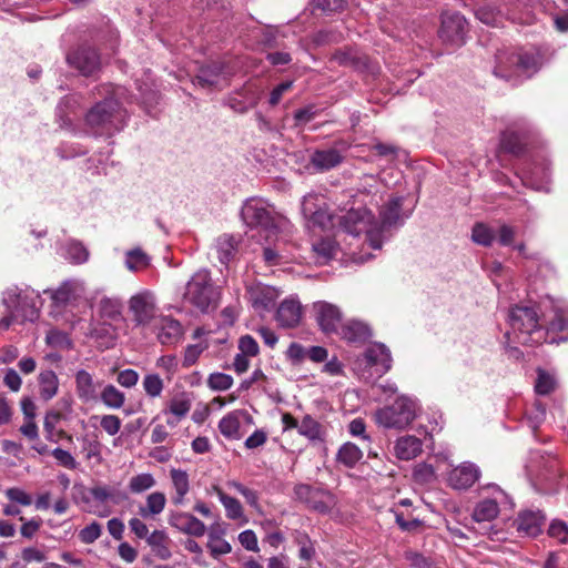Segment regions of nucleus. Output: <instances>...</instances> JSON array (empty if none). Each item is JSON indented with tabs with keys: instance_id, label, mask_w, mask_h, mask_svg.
<instances>
[{
	"instance_id": "obj_11",
	"label": "nucleus",
	"mask_w": 568,
	"mask_h": 568,
	"mask_svg": "<svg viewBox=\"0 0 568 568\" xmlns=\"http://www.w3.org/2000/svg\"><path fill=\"white\" fill-rule=\"evenodd\" d=\"M404 196H392L385 205L379 210V223L374 224V229L378 232V239L383 242L385 233L393 229H398L404 221L409 217L408 214H402Z\"/></svg>"
},
{
	"instance_id": "obj_55",
	"label": "nucleus",
	"mask_w": 568,
	"mask_h": 568,
	"mask_svg": "<svg viewBox=\"0 0 568 568\" xmlns=\"http://www.w3.org/2000/svg\"><path fill=\"white\" fill-rule=\"evenodd\" d=\"M547 534L560 544H568V524L561 519H552Z\"/></svg>"
},
{
	"instance_id": "obj_63",
	"label": "nucleus",
	"mask_w": 568,
	"mask_h": 568,
	"mask_svg": "<svg viewBox=\"0 0 568 568\" xmlns=\"http://www.w3.org/2000/svg\"><path fill=\"white\" fill-rule=\"evenodd\" d=\"M51 454L60 466L68 469H75L78 467L75 458L68 450L57 447L51 452Z\"/></svg>"
},
{
	"instance_id": "obj_64",
	"label": "nucleus",
	"mask_w": 568,
	"mask_h": 568,
	"mask_svg": "<svg viewBox=\"0 0 568 568\" xmlns=\"http://www.w3.org/2000/svg\"><path fill=\"white\" fill-rule=\"evenodd\" d=\"M240 544L248 551H258L256 534L252 529H246L239 535Z\"/></svg>"
},
{
	"instance_id": "obj_29",
	"label": "nucleus",
	"mask_w": 568,
	"mask_h": 568,
	"mask_svg": "<svg viewBox=\"0 0 568 568\" xmlns=\"http://www.w3.org/2000/svg\"><path fill=\"white\" fill-rule=\"evenodd\" d=\"M237 241L233 235L223 234L215 241L214 248L216 251L220 263L227 267L229 263L237 253Z\"/></svg>"
},
{
	"instance_id": "obj_60",
	"label": "nucleus",
	"mask_w": 568,
	"mask_h": 568,
	"mask_svg": "<svg viewBox=\"0 0 568 568\" xmlns=\"http://www.w3.org/2000/svg\"><path fill=\"white\" fill-rule=\"evenodd\" d=\"M190 409H191L190 400L173 398L169 404V408L165 409L163 413L174 415L182 419L187 415Z\"/></svg>"
},
{
	"instance_id": "obj_54",
	"label": "nucleus",
	"mask_w": 568,
	"mask_h": 568,
	"mask_svg": "<svg viewBox=\"0 0 568 568\" xmlns=\"http://www.w3.org/2000/svg\"><path fill=\"white\" fill-rule=\"evenodd\" d=\"M67 255L71 262L81 264L88 261L89 252L81 242L71 241L67 244Z\"/></svg>"
},
{
	"instance_id": "obj_31",
	"label": "nucleus",
	"mask_w": 568,
	"mask_h": 568,
	"mask_svg": "<svg viewBox=\"0 0 568 568\" xmlns=\"http://www.w3.org/2000/svg\"><path fill=\"white\" fill-rule=\"evenodd\" d=\"M170 538L164 530H154L146 538L148 545L152 548L154 555L162 559L168 560L172 557V552L169 548Z\"/></svg>"
},
{
	"instance_id": "obj_42",
	"label": "nucleus",
	"mask_w": 568,
	"mask_h": 568,
	"mask_svg": "<svg viewBox=\"0 0 568 568\" xmlns=\"http://www.w3.org/2000/svg\"><path fill=\"white\" fill-rule=\"evenodd\" d=\"M322 491L323 493H321L320 496L313 497L314 499L308 503L307 507L320 514L326 515L331 513L336 500L335 496L328 489L322 488Z\"/></svg>"
},
{
	"instance_id": "obj_30",
	"label": "nucleus",
	"mask_w": 568,
	"mask_h": 568,
	"mask_svg": "<svg viewBox=\"0 0 568 568\" xmlns=\"http://www.w3.org/2000/svg\"><path fill=\"white\" fill-rule=\"evenodd\" d=\"M38 382L40 397L43 400L48 402L58 394L59 378L53 371L45 369L40 372Z\"/></svg>"
},
{
	"instance_id": "obj_58",
	"label": "nucleus",
	"mask_w": 568,
	"mask_h": 568,
	"mask_svg": "<svg viewBox=\"0 0 568 568\" xmlns=\"http://www.w3.org/2000/svg\"><path fill=\"white\" fill-rule=\"evenodd\" d=\"M62 414L58 410H49L44 416L43 428L45 438L55 443L58 439L54 437L55 426L61 420Z\"/></svg>"
},
{
	"instance_id": "obj_2",
	"label": "nucleus",
	"mask_w": 568,
	"mask_h": 568,
	"mask_svg": "<svg viewBox=\"0 0 568 568\" xmlns=\"http://www.w3.org/2000/svg\"><path fill=\"white\" fill-rule=\"evenodd\" d=\"M539 321L536 306L514 305L508 312L510 331L505 333L504 338L513 336L514 342L529 346L548 342V331Z\"/></svg>"
},
{
	"instance_id": "obj_38",
	"label": "nucleus",
	"mask_w": 568,
	"mask_h": 568,
	"mask_svg": "<svg viewBox=\"0 0 568 568\" xmlns=\"http://www.w3.org/2000/svg\"><path fill=\"white\" fill-rule=\"evenodd\" d=\"M212 489L224 506L227 518L235 520L243 516L242 505L236 498L226 495L217 485H214Z\"/></svg>"
},
{
	"instance_id": "obj_61",
	"label": "nucleus",
	"mask_w": 568,
	"mask_h": 568,
	"mask_svg": "<svg viewBox=\"0 0 568 568\" xmlns=\"http://www.w3.org/2000/svg\"><path fill=\"white\" fill-rule=\"evenodd\" d=\"M237 347L240 353L255 357L260 354V347L257 342L251 335H243L239 338Z\"/></svg>"
},
{
	"instance_id": "obj_51",
	"label": "nucleus",
	"mask_w": 568,
	"mask_h": 568,
	"mask_svg": "<svg viewBox=\"0 0 568 568\" xmlns=\"http://www.w3.org/2000/svg\"><path fill=\"white\" fill-rule=\"evenodd\" d=\"M155 485L154 477L149 473L133 476L129 483V489L133 494H141Z\"/></svg>"
},
{
	"instance_id": "obj_20",
	"label": "nucleus",
	"mask_w": 568,
	"mask_h": 568,
	"mask_svg": "<svg viewBox=\"0 0 568 568\" xmlns=\"http://www.w3.org/2000/svg\"><path fill=\"white\" fill-rule=\"evenodd\" d=\"M168 520L172 527L190 536L202 537L206 531L205 524L190 513H171Z\"/></svg>"
},
{
	"instance_id": "obj_7",
	"label": "nucleus",
	"mask_w": 568,
	"mask_h": 568,
	"mask_svg": "<svg viewBox=\"0 0 568 568\" xmlns=\"http://www.w3.org/2000/svg\"><path fill=\"white\" fill-rule=\"evenodd\" d=\"M241 219L248 229L265 233L266 239L277 233L273 212L263 199H247L242 205Z\"/></svg>"
},
{
	"instance_id": "obj_25",
	"label": "nucleus",
	"mask_w": 568,
	"mask_h": 568,
	"mask_svg": "<svg viewBox=\"0 0 568 568\" xmlns=\"http://www.w3.org/2000/svg\"><path fill=\"white\" fill-rule=\"evenodd\" d=\"M341 337L351 344H364L371 336L369 326L361 321H348L341 326Z\"/></svg>"
},
{
	"instance_id": "obj_6",
	"label": "nucleus",
	"mask_w": 568,
	"mask_h": 568,
	"mask_svg": "<svg viewBox=\"0 0 568 568\" xmlns=\"http://www.w3.org/2000/svg\"><path fill=\"white\" fill-rule=\"evenodd\" d=\"M366 205L367 203H364L363 207L359 206L355 209L352 206L348 209L346 213L339 217V226L345 233L353 236H358L359 234L365 233L369 246L373 250H381L382 242L378 239V232H376L373 224L374 215Z\"/></svg>"
},
{
	"instance_id": "obj_10",
	"label": "nucleus",
	"mask_w": 568,
	"mask_h": 568,
	"mask_svg": "<svg viewBox=\"0 0 568 568\" xmlns=\"http://www.w3.org/2000/svg\"><path fill=\"white\" fill-rule=\"evenodd\" d=\"M129 311L135 327H146L156 320V303L154 295L149 292H140L129 300Z\"/></svg>"
},
{
	"instance_id": "obj_56",
	"label": "nucleus",
	"mask_w": 568,
	"mask_h": 568,
	"mask_svg": "<svg viewBox=\"0 0 568 568\" xmlns=\"http://www.w3.org/2000/svg\"><path fill=\"white\" fill-rule=\"evenodd\" d=\"M142 384L146 395L152 398L159 397L164 387L163 381L158 374H146Z\"/></svg>"
},
{
	"instance_id": "obj_26",
	"label": "nucleus",
	"mask_w": 568,
	"mask_h": 568,
	"mask_svg": "<svg viewBox=\"0 0 568 568\" xmlns=\"http://www.w3.org/2000/svg\"><path fill=\"white\" fill-rule=\"evenodd\" d=\"M423 450V442L413 435L399 437L394 445L395 456L400 460L416 458Z\"/></svg>"
},
{
	"instance_id": "obj_57",
	"label": "nucleus",
	"mask_w": 568,
	"mask_h": 568,
	"mask_svg": "<svg viewBox=\"0 0 568 568\" xmlns=\"http://www.w3.org/2000/svg\"><path fill=\"white\" fill-rule=\"evenodd\" d=\"M210 540L207 542V548L212 557L217 558L219 556L230 554L232 550V546L225 539L217 537L214 532H210Z\"/></svg>"
},
{
	"instance_id": "obj_15",
	"label": "nucleus",
	"mask_w": 568,
	"mask_h": 568,
	"mask_svg": "<svg viewBox=\"0 0 568 568\" xmlns=\"http://www.w3.org/2000/svg\"><path fill=\"white\" fill-rule=\"evenodd\" d=\"M318 196L314 193H310L303 197L302 201V213L312 226L320 227L322 230L328 229L332 223V215L326 209H323L317 204Z\"/></svg>"
},
{
	"instance_id": "obj_43",
	"label": "nucleus",
	"mask_w": 568,
	"mask_h": 568,
	"mask_svg": "<svg viewBox=\"0 0 568 568\" xmlns=\"http://www.w3.org/2000/svg\"><path fill=\"white\" fill-rule=\"evenodd\" d=\"M100 398L102 403L113 409H118L123 406L125 396L114 385L108 384L101 392Z\"/></svg>"
},
{
	"instance_id": "obj_1",
	"label": "nucleus",
	"mask_w": 568,
	"mask_h": 568,
	"mask_svg": "<svg viewBox=\"0 0 568 568\" xmlns=\"http://www.w3.org/2000/svg\"><path fill=\"white\" fill-rule=\"evenodd\" d=\"M94 44L83 42L70 49L65 55L67 64L84 78L98 79L104 64L103 54L95 44L103 47L109 54H115L119 43V32L106 24L92 38Z\"/></svg>"
},
{
	"instance_id": "obj_23",
	"label": "nucleus",
	"mask_w": 568,
	"mask_h": 568,
	"mask_svg": "<svg viewBox=\"0 0 568 568\" xmlns=\"http://www.w3.org/2000/svg\"><path fill=\"white\" fill-rule=\"evenodd\" d=\"M75 393L83 403L95 402L98 399L99 382H95L93 375L85 369L77 371L74 375Z\"/></svg>"
},
{
	"instance_id": "obj_48",
	"label": "nucleus",
	"mask_w": 568,
	"mask_h": 568,
	"mask_svg": "<svg viewBox=\"0 0 568 568\" xmlns=\"http://www.w3.org/2000/svg\"><path fill=\"white\" fill-rule=\"evenodd\" d=\"M496 237V233L485 223H476L471 230V240L479 245L490 246Z\"/></svg>"
},
{
	"instance_id": "obj_18",
	"label": "nucleus",
	"mask_w": 568,
	"mask_h": 568,
	"mask_svg": "<svg viewBox=\"0 0 568 568\" xmlns=\"http://www.w3.org/2000/svg\"><path fill=\"white\" fill-rule=\"evenodd\" d=\"M153 327L162 345L176 344L183 335L181 323L171 316H159Z\"/></svg>"
},
{
	"instance_id": "obj_3",
	"label": "nucleus",
	"mask_w": 568,
	"mask_h": 568,
	"mask_svg": "<svg viewBox=\"0 0 568 568\" xmlns=\"http://www.w3.org/2000/svg\"><path fill=\"white\" fill-rule=\"evenodd\" d=\"M84 123L94 136H112L126 125V111L118 99L110 95L88 110Z\"/></svg>"
},
{
	"instance_id": "obj_36",
	"label": "nucleus",
	"mask_w": 568,
	"mask_h": 568,
	"mask_svg": "<svg viewBox=\"0 0 568 568\" xmlns=\"http://www.w3.org/2000/svg\"><path fill=\"white\" fill-rule=\"evenodd\" d=\"M476 18L483 23L491 27L501 26L506 19L505 14L495 4L486 3L475 11Z\"/></svg>"
},
{
	"instance_id": "obj_37",
	"label": "nucleus",
	"mask_w": 568,
	"mask_h": 568,
	"mask_svg": "<svg viewBox=\"0 0 568 568\" xmlns=\"http://www.w3.org/2000/svg\"><path fill=\"white\" fill-rule=\"evenodd\" d=\"M298 434L306 437L311 442L324 440V432L322 425L311 415H305L298 425Z\"/></svg>"
},
{
	"instance_id": "obj_24",
	"label": "nucleus",
	"mask_w": 568,
	"mask_h": 568,
	"mask_svg": "<svg viewBox=\"0 0 568 568\" xmlns=\"http://www.w3.org/2000/svg\"><path fill=\"white\" fill-rule=\"evenodd\" d=\"M344 160L343 154L336 148L315 150L310 159L311 164L320 172L329 171L338 166Z\"/></svg>"
},
{
	"instance_id": "obj_47",
	"label": "nucleus",
	"mask_w": 568,
	"mask_h": 568,
	"mask_svg": "<svg viewBox=\"0 0 568 568\" xmlns=\"http://www.w3.org/2000/svg\"><path fill=\"white\" fill-rule=\"evenodd\" d=\"M45 343L50 347L61 348V349H67V351L72 349L74 346L69 334L63 331L57 329V328H52V329L48 331V333L45 335Z\"/></svg>"
},
{
	"instance_id": "obj_50",
	"label": "nucleus",
	"mask_w": 568,
	"mask_h": 568,
	"mask_svg": "<svg viewBox=\"0 0 568 568\" xmlns=\"http://www.w3.org/2000/svg\"><path fill=\"white\" fill-rule=\"evenodd\" d=\"M556 388V379L545 369H537V378L535 382V392L538 395H548Z\"/></svg>"
},
{
	"instance_id": "obj_12",
	"label": "nucleus",
	"mask_w": 568,
	"mask_h": 568,
	"mask_svg": "<svg viewBox=\"0 0 568 568\" xmlns=\"http://www.w3.org/2000/svg\"><path fill=\"white\" fill-rule=\"evenodd\" d=\"M468 23L459 12H445L442 16V24L438 36L444 43L460 47L465 43Z\"/></svg>"
},
{
	"instance_id": "obj_35",
	"label": "nucleus",
	"mask_w": 568,
	"mask_h": 568,
	"mask_svg": "<svg viewBox=\"0 0 568 568\" xmlns=\"http://www.w3.org/2000/svg\"><path fill=\"white\" fill-rule=\"evenodd\" d=\"M542 469L539 470L537 478L540 481H545L550 488L558 484L560 477V469L558 460L552 456L544 458Z\"/></svg>"
},
{
	"instance_id": "obj_28",
	"label": "nucleus",
	"mask_w": 568,
	"mask_h": 568,
	"mask_svg": "<svg viewBox=\"0 0 568 568\" xmlns=\"http://www.w3.org/2000/svg\"><path fill=\"white\" fill-rule=\"evenodd\" d=\"M224 65L221 62H211L199 68L197 73L193 78V83L201 88H211L217 84Z\"/></svg>"
},
{
	"instance_id": "obj_49",
	"label": "nucleus",
	"mask_w": 568,
	"mask_h": 568,
	"mask_svg": "<svg viewBox=\"0 0 568 568\" xmlns=\"http://www.w3.org/2000/svg\"><path fill=\"white\" fill-rule=\"evenodd\" d=\"M546 418V405L536 400L530 408L526 410L528 426L536 432Z\"/></svg>"
},
{
	"instance_id": "obj_39",
	"label": "nucleus",
	"mask_w": 568,
	"mask_h": 568,
	"mask_svg": "<svg viewBox=\"0 0 568 568\" xmlns=\"http://www.w3.org/2000/svg\"><path fill=\"white\" fill-rule=\"evenodd\" d=\"M240 418L237 412H231L219 422V430L229 439L240 438Z\"/></svg>"
},
{
	"instance_id": "obj_40",
	"label": "nucleus",
	"mask_w": 568,
	"mask_h": 568,
	"mask_svg": "<svg viewBox=\"0 0 568 568\" xmlns=\"http://www.w3.org/2000/svg\"><path fill=\"white\" fill-rule=\"evenodd\" d=\"M166 504V497L163 493L154 491L146 497L145 507H140L139 514L146 518L149 516H156L161 514Z\"/></svg>"
},
{
	"instance_id": "obj_8",
	"label": "nucleus",
	"mask_w": 568,
	"mask_h": 568,
	"mask_svg": "<svg viewBox=\"0 0 568 568\" xmlns=\"http://www.w3.org/2000/svg\"><path fill=\"white\" fill-rule=\"evenodd\" d=\"M417 404L407 396L397 397L393 404L376 410V422L385 428L403 429L416 417Z\"/></svg>"
},
{
	"instance_id": "obj_41",
	"label": "nucleus",
	"mask_w": 568,
	"mask_h": 568,
	"mask_svg": "<svg viewBox=\"0 0 568 568\" xmlns=\"http://www.w3.org/2000/svg\"><path fill=\"white\" fill-rule=\"evenodd\" d=\"M43 293L50 296L55 307H63L73 297V286L70 282L65 281L57 290L47 288Z\"/></svg>"
},
{
	"instance_id": "obj_34",
	"label": "nucleus",
	"mask_w": 568,
	"mask_h": 568,
	"mask_svg": "<svg viewBox=\"0 0 568 568\" xmlns=\"http://www.w3.org/2000/svg\"><path fill=\"white\" fill-rule=\"evenodd\" d=\"M90 337L99 342L104 348H112L115 345L116 333L111 324L101 323L90 329Z\"/></svg>"
},
{
	"instance_id": "obj_62",
	"label": "nucleus",
	"mask_w": 568,
	"mask_h": 568,
	"mask_svg": "<svg viewBox=\"0 0 568 568\" xmlns=\"http://www.w3.org/2000/svg\"><path fill=\"white\" fill-rule=\"evenodd\" d=\"M345 6V0H313L314 9L321 10L324 13L341 11Z\"/></svg>"
},
{
	"instance_id": "obj_4",
	"label": "nucleus",
	"mask_w": 568,
	"mask_h": 568,
	"mask_svg": "<svg viewBox=\"0 0 568 568\" xmlns=\"http://www.w3.org/2000/svg\"><path fill=\"white\" fill-rule=\"evenodd\" d=\"M495 77L516 83L517 79L532 77L540 67L538 54L527 51L500 50L495 55Z\"/></svg>"
},
{
	"instance_id": "obj_22",
	"label": "nucleus",
	"mask_w": 568,
	"mask_h": 568,
	"mask_svg": "<svg viewBox=\"0 0 568 568\" xmlns=\"http://www.w3.org/2000/svg\"><path fill=\"white\" fill-rule=\"evenodd\" d=\"M528 130L508 128L501 133L500 145L505 152L519 156L526 150Z\"/></svg>"
},
{
	"instance_id": "obj_14",
	"label": "nucleus",
	"mask_w": 568,
	"mask_h": 568,
	"mask_svg": "<svg viewBox=\"0 0 568 568\" xmlns=\"http://www.w3.org/2000/svg\"><path fill=\"white\" fill-rule=\"evenodd\" d=\"M489 487L494 489V497L483 499L474 508L471 517L477 523L494 520L499 514L500 504L513 506V501L503 489L496 485H490Z\"/></svg>"
},
{
	"instance_id": "obj_16",
	"label": "nucleus",
	"mask_w": 568,
	"mask_h": 568,
	"mask_svg": "<svg viewBox=\"0 0 568 568\" xmlns=\"http://www.w3.org/2000/svg\"><path fill=\"white\" fill-rule=\"evenodd\" d=\"M363 362L365 367L374 368L377 376H382L392 367V355L384 344L375 343L364 352Z\"/></svg>"
},
{
	"instance_id": "obj_59",
	"label": "nucleus",
	"mask_w": 568,
	"mask_h": 568,
	"mask_svg": "<svg viewBox=\"0 0 568 568\" xmlns=\"http://www.w3.org/2000/svg\"><path fill=\"white\" fill-rule=\"evenodd\" d=\"M101 534L102 526L98 521H92L79 531V538L83 544L90 545L98 540Z\"/></svg>"
},
{
	"instance_id": "obj_33",
	"label": "nucleus",
	"mask_w": 568,
	"mask_h": 568,
	"mask_svg": "<svg viewBox=\"0 0 568 568\" xmlns=\"http://www.w3.org/2000/svg\"><path fill=\"white\" fill-rule=\"evenodd\" d=\"M173 487L175 489V496L173 503L181 505L184 500L185 495L190 490L189 475L185 470L172 468L170 471Z\"/></svg>"
},
{
	"instance_id": "obj_52",
	"label": "nucleus",
	"mask_w": 568,
	"mask_h": 568,
	"mask_svg": "<svg viewBox=\"0 0 568 568\" xmlns=\"http://www.w3.org/2000/svg\"><path fill=\"white\" fill-rule=\"evenodd\" d=\"M233 377L225 373L215 372L209 375L207 386L215 392H224L232 387Z\"/></svg>"
},
{
	"instance_id": "obj_9",
	"label": "nucleus",
	"mask_w": 568,
	"mask_h": 568,
	"mask_svg": "<svg viewBox=\"0 0 568 568\" xmlns=\"http://www.w3.org/2000/svg\"><path fill=\"white\" fill-rule=\"evenodd\" d=\"M2 302L10 313L22 312L24 320L34 321L39 316V307L42 304L40 294L34 290H21L12 286L3 292Z\"/></svg>"
},
{
	"instance_id": "obj_17",
	"label": "nucleus",
	"mask_w": 568,
	"mask_h": 568,
	"mask_svg": "<svg viewBox=\"0 0 568 568\" xmlns=\"http://www.w3.org/2000/svg\"><path fill=\"white\" fill-rule=\"evenodd\" d=\"M480 475L481 471L476 464L464 462L452 469L448 476V483L454 489L466 490L480 478Z\"/></svg>"
},
{
	"instance_id": "obj_21",
	"label": "nucleus",
	"mask_w": 568,
	"mask_h": 568,
	"mask_svg": "<svg viewBox=\"0 0 568 568\" xmlns=\"http://www.w3.org/2000/svg\"><path fill=\"white\" fill-rule=\"evenodd\" d=\"M302 318V305L295 298H285L276 310L275 320L281 327H296Z\"/></svg>"
},
{
	"instance_id": "obj_45",
	"label": "nucleus",
	"mask_w": 568,
	"mask_h": 568,
	"mask_svg": "<svg viewBox=\"0 0 568 568\" xmlns=\"http://www.w3.org/2000/svg\"><path fill=\"white\" fill-rule=\"evenodd\" d=\"M101 317L116 321L122 314V303L118 298L103 297L99 303Z\"/></svg>"
},
{
	"instance_id": "obj_5",
	"label": "nucleus",
	"mask_w": 568,
	"mask_h": 568,
	"mask_svg": "<svg viewBox=\"0 0 568 568\" xmlns=\"http://www.w3.org/2000/svg\"><path fill=\"white\" fill-rule=\"evenodd\" d=\"M221 287L215 285L211 272L199 270L187 281L183 298L203 314L217 308L221 300Z\"/></svg>"
},
{
	"instance_id": "obj_32",
	"label": "nucleus",
	"mask_w": 568,
	"mask_h": 568,
	"mask_svg": "<svg viewBox=\"0 0 568 568\" xmlns=\"http://www.w3.org/2000/svg\"><path fill=\"white\" fill-rule=\"evenodd\" d=\"M362 458V449L352 442L344 443L336 454V462L347 468H354Z\"/></svg>"
},
{
	"instance_id": "obj_27",
	"label": "nucleus",
	"mask_w": 568,
	"mask_h": 568,
	"mask_svg": "<svg viewBox=\"0 0 568 568\" xmlns=\"http://www.w3.org/2000/svg\"><path fill=\"white\" fill-rule=\"evenodd\" d=\"M250 300L252 306L260 311H270L275 304L277 292L275 288L266 285H256L250 288Z\"/></svg>"
},
{
	"instance_id": "obj_53",
	"label": "nucleus",
	"mask_w": 568,
	"mask_h": 568,
	"mask_svg": "<svg viewBox=\"0 0 568 568\" xmlns=\"http://www.w3.org/2000/svg\"><path fill=\"white\" fill-rule=\"evenodd\" d=\"M294 498L301 503L308 505V503L314 499V496H320L322 491V487H314L308 484H297L293 489Z\"/></svg>"
},
{
	"instance_id": "obj_44",
	"label": "nucleus",
	"mask_w": 568,
	"mask_h": 568,
	"mask_svg": "<svg viewBox=\"0 0 568 568\" xmlns=\"http://www.w3.org/2000/svg\"><path fill=\"white\" fill-rule=\"evenodd\" d=\"M150 265V257L141 248L130 250L125 254V266L133 272L146 268Z\"/></svg>"
},
{
	"instance_id": "obj_19",
	"label": "nucleus",
	"mask_w": 568,
	"mask_h": 568,
	"mask_svg": "<svg viewBox=\"0 0 568 568\" xmlns=\"http://www.w3.org/2000/svg\"><path fill=\"white\" fill-rule=\"evenodd\" d=\"M546 517L540 510H524L514 521L519 534L527 537H536L541 532Z\"/></svg>"
},
{
	"instance_id": "obj_46",
	"label": "nucleus",
	"mask_w": 568,
	"mask_h": 568,
	"mask_svg": "<svg viewBox=\"0 0 568 568\" xmlns=\"http://www.w3.org/2000/svg\"><path fill=\"white\" fill-rule=\"evenodd\" d=\"M258 101H260V95L255 94V93L250 94V102L243 101L242 98L240 95H237V91H236L235 94L230 95L226 99L225 104L230 109H232L234 112L244 114L250 109L255 108L257 105Z\"/></svg>"
},
{
	"instance_id": "obj_13",
	"label": "nucleus",
	"mask_w": 568,
	"mask_h": 568,
	"mask_svg": "<svg viewBox=\"0 0 568 568\" xmlns=\"http://www.w3.org/2000/svg\"><path fill=\"white\" fill-rule=\"evenodd\" d=\"M313 313L316 323L321 331L327 335L338 334L342 326V312L341 310L328 302L318 301L313 304Z\"/></svg>"
}]
</instances>
